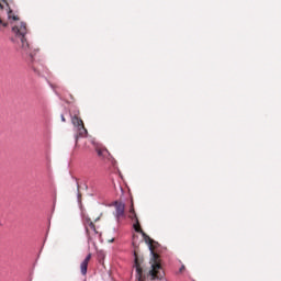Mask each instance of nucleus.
I'll list each match as a JSON object with an SVG mask.
<instances>
[{"instance_id": "obj_7", "label": "nucleus", "mask_w": 281, "mask_h": 281, "mask_svg": "<svg viewBox=\"0 0 281 281\" xmlns=\"http://www.w3.org/2000/svg\"><path fill=\"white\" fill-rule=\"evenodd\" d=\"M95 151H97L98 157H101L103 160L110 161L112 156H111V153H109V149H106L103 146H98L95 148Z\"/></svg>"}, {"instance_id": "obj_5", "label": "nucleus", "mask_w": 281, "mask_h": 281, "mask_svg": "<svg viewBox=\"0 0 281 281\" xmlns=\"http://www.w3.org/2000/svg\"><path fill=\"white\" fill-rule=\"evenodd\" d=\"M71 122L77 132V140L79 137H87V135H89V132L87 131V127H85V122L82 121V119H80L78 115H74L71 117Z\"/></svg>"}, {"instance_id": "obj_9", "label": "nucleus", "mask_w": 281, "mask_h": 281, "mask_svg": "<svg viewBox=\"0 0 281 281\" xmlns=\"http://www.w3.org/2000/svg\"><path fill=\"white\" fill-rule=\"evenodd\" d=\"M89 262H91V254H88L85 260L80 263V271L83 276H87V269L89 268Z\"/></svg>"}, {"instance_id": "obj_2", "label": "nucleus", "mask_w": 281, "mask_h": 281, "mask_svg": "<svg viewBox=\"0 0 281 281\" xmlns=\"http://www.w3.org/2000/svg\"><path fill=\"white\" fill-rule=\"evenodd\" d=\"M12 38L13 43H16L22 48V54L29 55V63H34L35 53H32L30 49V43H27V38H25V34H27V24L23 22H15L12 24Z\"/></svg>"}, {"instance_id": "obj_10", "label": "nucleus", "mask_w": 281, "mask_h": 281, "mask_svg": "<svg viewBox=\"0 0 281 281\" xmlns=\"http://www.w3.org/2000/svg\"><path fill=\"white\" fill-rule=\"evenodd\" d=\"M3 5L8 8V1L7 0H0V8L3 9Z\"/></svg>"}, {"instance_id": "obj_13", "label": "nucleus", "mask_w": 281, "mask_h": 281, "mask_svg": "<svg viewBox=\"0 0 281 281\" xmlns=\"http://www.w3.org/2000/svg\"><path fill=\"white\" fill-rule=\"evenodd\" d=\"M70 95V100H74V95L72 94H69Z\"/></svg>"}, {"instance_id": "obj_1", "label": "nucleus", "mask_w": 281, "mask_h": 281, "mask_svg": "<svg viewBox=\"0 0 281 281\" xmlns=\"http://www.w3.org/2000/svg\"><path fill=\"white\" fill-rule=\"evenodd\" d=\"M153 257L149 261V268H144L142 263L144 259L137 256V251H134V267L136 271V281H168L166 280L164 268L161 267V259L157 252H153Z\"/></svg>"}, {"instance_id": "obj_11", "label": "nucleus", "mask_w": 281, "mask_h": 281, "mask_svg": "<svg viewBox=\"0 0 281 281\" xmlns=\"http://www.w3.org/2000/svg\"><path fill=\"white\" fill-rule=\"evenodd\" d=\"M183 271H186V266H181V268L179 269L180 273H183Z\"/></svg>"}, {"instance_id": "obj_14", "label": "nucleus", "mask_w": 281, "mask_h": 281, "mask_svg": "<svg viewBox=\"0 0 281 281\" xmlns=\"http://www.w3.org/2000/svg\"><path fill=\"white\" fill-rule=\"evenodd\" d=\"M115 239H111L110 243H113Z\"/></svg>"}, {"instance_id": "obj_12", "label": "nucleus", "mask_w": 281, "mask_h": 281, "mask_svg": "<svg viewBox=\"0 0 281 281\" xmlns=\"http://www.w3.org/2000/svg\"><path fill=\"white\" fill-rule=\"evenodd\" d=\"M61 122H67V120L65 119V115L61 114Z\"/></svg>"}, {"instance_id": "obj_8", "label": "nucleus", "mask_w": 281, "mask_h": 281, "mask_svg": "<svg viewBox=\"0 0 281 281\" xmlns=\"http://www.w3.org/2000/svg\"><path fill=\"white\" fill-rule=\"evenodd\" d=\"M116 218H124L126 205L122 202H115Z\"/></svg>"}, {"instance_id": "obj_6", "label": "nucleus", "mask_w": 281, "mask_h": 281, "mask_svg": "<svg viewBox=\"0 0 281 281\" xmlns=\"http://www.w3.org/2000/svg\"><path fill=\"white\" fill-rule=\"evenodd\" d=\"M85 227L89 243H93L95 238H100V233L98 232V228H95V224H93L90 218L85 220Z\"/></svg>"}, {"instance_id": "obj_4", "label": "nucleus", "mask_w": 281, "mask_h": 281, "mask_svg": "<svg viewBox=\"0 0 281 281\" xmlns=\"http://www.w3.org/2000/svg\"><path fill=\"white\" fill-rule=\"evenodd\" d=\"M130 218H132V221L135 220V223L133 225L135 232H137V234H142L145 243H147L148 245H153V239L150 238V236L145 234V232L142 229V225H139V220L137 218V214L135 213V206L133 202L130 209Z\"/></svg>"}, {"instance_id": "obj_3", "label": "nucleus", "mask_w": 281, "mask_h": 281, "mask_svg": "<svg viewBox=\"0 0 281 281\" xmlns=\"http://www.w3.org/2000/svg\"><path fill=\"white\" fill-rule=\"evenodd\" d=\"M9 21H19V18L12 12L10 4H3V8H0V27H8Z\"/></svg>"}]
</instances>
